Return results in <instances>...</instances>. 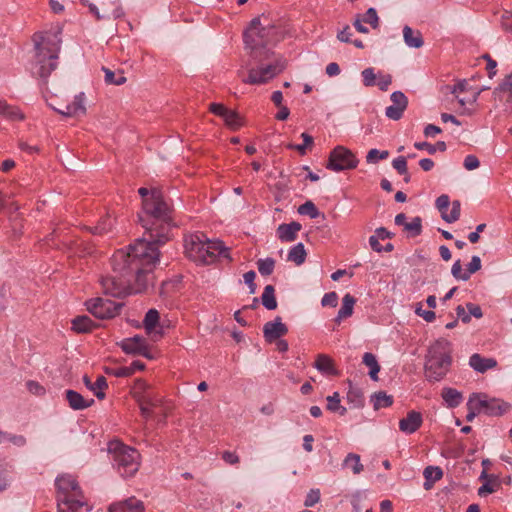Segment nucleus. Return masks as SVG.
Here are the masks:
<instances>
[{
    "label": "nucleus",
    "mask_w": 512,
    "mask_h": 512,
    "mask_svg": "<svg viewBox=\"0 0 512 512\" xmlns=\"http://www.w3.org/2000/svg\"><path fill=\"white\" fill-rule=\"evenodd\" d=\"M257 268L261 275L269 276L273 273L275 268V260L271 257L259 259L257 261Z\"/></svg>",
    "instance_id": "nucleus-37"
},
{
    "label": "nucleus",
    "mask_w": 512,
    "mask_h": 512,
    "mask_svg": "<svg viewBox=\"0 0 512 512\" xmlns=\"http://www.w3.org/2000/svg\"><path fill=\"white\" fill-rule=\"evenodd\" d=\"M404 230L409 233L410 236L415 237L422 232V220L420 217H414L411 222L405 224Z\"/></svg>",
    "instance_id": "nucleus-44"
},
{
    "label": "nucleus",
    "mask_w": 512,
    "mask_h": 512,
    "mask_svg": "<svg viewBox=\"0 0 512 512\" xmlns=\"http://www.w3.org/2000/svg\"><path fill=\"white\" fill-rule=\"evenodd\" d=\"M378 82L376 83L381 91H387L392 83V77L390 74H378Z\"/></svg>",
    "instance_id": "nucleus-56"
},
{
    "label": "nucleus",
    "mask_w": 512,
    "mask_h": 512,
    "mask_svg": "<svg viewBox=\"0 0 512 512\" xmlns=\"http://www.w3.org/2000/svg\"><path fill=\"white\" fill-rule=\"evenodd\" d=\"M143 325L146 332L153 335L154 340H158L163 335L162 327H159V312L156 309H150L146 313Z\"/></svg>",
    "instance_id": "nucleus-15"
},
{
    "label": "nucleus",
    "mask_w": 512,
    "mask_h": 512,
    "mask_svg": "<svg viewBox=\"0 0 512 512\" xmlns=\"http://www.w3.org/2000/svg\"><path fill=\"white\" fill-rule=\"evenodd\" d=\"M471 397L474 398L475 404L480 413L487 416H501L510 409V404L495 398H488L482 393H472Z\"/></svg>",
    "instance_id": "nucleus-11"
},
{
    "label": "nucleus",
    "mask_w": 512,
    "mask_h": 512,
    "mask_svg": "<svg viewBox=\"0 0 512 512\" xmlns=\"http://www.w3.org/2000/svg\"><path fill=\"white\" fill-rule=\"evenodd\" d=\"M403 38L405 44L411 48H420L424 44L422 34L420 33V31H414L411 27L407 25L404 26L403 28Z\"/></svg>",
    "instance_id": "nucleus-26"
},
{
    "label": "nucleus",
    "mask_w": 512,
    "mask_h": 512,
    "mask_svg": "<svg viewBox=\"0 0 512 512\" xmlns=\"http://www.w3.org/2000/svg\"><path fill=\"white\" fill-rule=\"evenodd\" d=\"M446 88L450 93L456 95V98L458 99V102L462 107H464L466 103L474 104L477 101L481 91L486 89L482 88L476 92H473L471 98L466 99L461 98L458 95L459 93L466 92L468 90V82L466 80H460L455 85L447 86Z\"/></svg>",
    "instance_id": "nucleus-17"
},
{
    "label": "nucleus",
    "mask_w": 512,
    "mask_h": 512,
    "mask_svg": "<svg viewBox=\"0 0 512 512\" xmlns=\"http://www.w3.org/2000/svg\"><path fill=\"white\" fill-rule=\"evenodd\" d=\"M187 257L198 264H212L219 257L230 259L229 249L221 241H212L203 233H194L185 238Z\"/></svg>",
    "instance_id": "nucleus-5"
},
{
    "label": "nucleus",
    "mask_w": 512,
    "mask_h": 512,
    "mask_svg": "<svg viewBox=\"0 0 512 512\" xmlns=\"http://www.w3.org/2000/svg\"><path fill=\"white\" fill-rule=\"evenodd\" d=\"M227 126L232 129H238L241 126V118L238 113L233 110H227L223 116Z\"/></svg>",
    "instance_id": "nucleus-42"
},
{
    "label": "nucleus",
    "mask_w": 512,
    "mask_h": 512,
    "mask_svg": "<svg viewBox=\"0 0 512 512\" xmlns=\"http://www.w3.org/2000/svg\"><path fill=\"white\" fill-rule=\"evenodd\" d=\"M56 111L67 117L75 116L79 113L84 114L86 112L84 105V93L81 92L76 95L72 104L66 105L64 109H56Z\"/></svg>",
    "instance_id": "nucleus-24"
},
{
    "label": "nucleus",
    "mask_w": 512,
    "mask_h": 512,
    "mask_svg": "<svg viewBox=\"0 0 512 512\" xmlns=\"http://www.w3.org/2000/svg\"><path fill=\"white\" fill-rule=\"evenodd\" d=\"M466 308L469 311L470 317L474 316L475 318L479 319L483 316L482 309L479 305L474 303H467Z\"/></svg>",
    "instance_id": "nucleus-64"
},
{
    "label": "nucleus",
    "mask_w": 512,
    "mask_h": 512,
    "mask_svg": "<svg viewBox=\"0 0 512 512\" xmlns=\"http://www.w3.org/2000/svg\"><path fill=\"white\" fill-rule=\"evenodd\" d=\"M451 274L457 280L467 281L469 279V273L463 272L460 260L455 261L452 265Z\"/></svg>",
    "instance_id": "nucleus-51"
},
{
    "label": "nucleus",
    "mask_w": 512,
    "mask_h": 512,
    "mask_svg": "<svg viewBox=\"0 0 512 512\" xmlns=\"http://www.w3.org/2000/svg\"><path fill=\"white\" fill-rule=\"evenodd\" d=\"M87 310L101 320L111 319L119 315L123 303H116L109 299L95 298L85 302Z\"/></svg>",
    "instance_id": "nucleus-10"
},
{
    "label": "nucleus",
    "mask_w": 512,
    "mask_h": 512,
    "mask_svg": "<svg viewBox=\"0 0 512 512\" xmlns=\"http://www.w3.org/2000/svg\"><path fill=\"white\" fill-rule=\"evenodd\" d=\"M363 363L370 368L369 376L372 380H378V373L380 371V365L376 359V356L372 353L366 352L363 355Z\"/></svg>",
    "instance_id": "nucleus-34"
},
{
    "label": "nucleus",
    "mask_w": 512,
    "mask_h": 512,
    "mask_svg": "<svg viewBox=\"0 0 512 512\" xmlns=\"http://www.w3.org/2000/svg\"><path fill=\"white\" fill-rule=\"evenodd\" d=\"M262 305L268 310L277 308V301L275 298V289L272 285H267L261 296Z\"/></svg>",
    "instance_id": "nucleus-33"
},
{
    "label": "nucleus",
    "mask_w": 512,
    "mask_h": 512,
    "mask_svg": "<svg viewBox=\"0 0 512 512\" xmlns=\"http://www.w3.org/2000/svg\"><path fill=\"white\" fill-rule=\"evenodd\" d=\"M389 152L387 150L379 151L378 149H371L366 155V161L369 164H376L379 160L387 159Z\"/></svg>",
    "instance_id": "nucleus-45"
},
{
    "label": "nucleus",
    "mask_w": 512,
    "mask_h": 512,
    "mask_svg": "<svg viewBox=\"0 0 512 512\" xmlns=\"http://www.w3.org/2000/svg\"><path fill=\"white\" fill-rule=\"evenodd\" d=\"M422 422L421 413L412 410L407 413L406 417L399 421V429L406 434H412L421 427Z\"/></svg>",
    "instance_id": "nucleus-16"
},
{
    "label": "nucleus",
    "mask_w": 512,
    "mask_h": 512,
    "mask_svg": "<svg viewBox=\"0 0 512 512\" xmlns=\"http://www.w3.org/2000/svg\"><path fill=\"white\" fill-rule=\"evenodd\" d=\"M452 363L450 343L445 339L435 341L428 349L425 359V377L429 382H438L448 373Z\"/></svg>",
    "instance_id": "nucleus-6"
},
{
    "label": "nucleus",
    "mask_w": 512,
    "mask_h": 512,
    "mask_svg": "<svg viewBox=\"0 0 512 512\" xmlns=\"http://www.w3.org/2000/svg\"><path fill=\"white\" fill-rule=\"evenodd\" d=\"M371 402L373 403V407L375 410H379L381 408L389 407L393 404V398L390 395H387L386 392L380 391L374 393L371 396Z\"/></svg>",
    "instance_id": "nucleus-35"
},
{
    "label": "nucleus",
    "mask_w": 512,
    "mask_h": 512,
    "mask_svg": "<svg viewBox=\"0 0 512 512\" xmlns=\"http://www.w3.org/2000/svg\"><path fill=\"white\" fill-rule=\"evenodd\" d=\"M306 255L304 245L298 243L289 250L287 260L299 266L305 262Z\"/></svg>",
    "instance_id": "nucleus-32"
},
{
    "label": "nucleus",
    "mask_w": 512,
    "mask_h": 512,
    "mask_svg": "<svg viewBox=\"0 0 512 512\" xmlns=\"http://www.w3.org/2000/svg\"><path fill=\"white\" fill-rule=\"evenodd\" d=\"M66 400L73 410H83L94 404V399H85L80 393L74 390L66 391Z\"/></svg>",
    "instance_id": "nucleus-22"
},
{
    "label": "nucleus",
    "mask_w": 512,
    "mask_h": 512,
    "mask_svg": "<svg viewBox=\"0 0 512 512\" xmlns=\"http://www.w3.org/2000/svg\"><path fill=\"white\" fill-rule=\"evenodd\" d=\"M340 405V395L334 392L333 395L327 397V409L331 412H336Z\"/></svg>",
    "instance_id": "nucleus-57"
},
{
    "label": "nucleus",
    "mask_w": 512,
    "mask_h": 512,
    "mask_svg": "<svg viewBox=\"0 0 512 512\" xmlns=\"http://www.w3.org/2000/svg\"><path fill=\"white\" fill-rule=\"evenodd\" d=\"M106 373L111 374L115 377H128L130 376V371L127 367H118V368H107Z\"/></svg>",
    "instance_id": "nucleus-63"
},
{
    "label": "nucleus",
    "mask_w": 512,
    "mask_h": 512,
    "mask_svg": "<svg viewBox=\"0 0 512 512\" xmlns=\"http://www.w3.org/2000/svg\"><path fill=\"white\" fill-rule=\"evenodd\" d=\"M33 41L36 54L32 73L40 80L42 86H46L48 76L57 68L61 39L57 34L45 32L36 33Z\"/></svg>",
    "instance_id": "nucleus-3"
},
{
    "label": "nucleus",
    "mask_w": 512,
    "mask_h": 512,
    "mask_svg": "<svg viewBox=\"0 0 512 512\" xmlns=\"http://www.w3.org/2000/svg\"><path fill=\"white\" fill-rule=\"evenodd\" d=\"M355 302V298L350 294H346L343 297L342 307L338 311L337 317L335 319L337 323H340L342 319L348 318L353 314Z\"/></svg>",
    "instance_id": "nucleus-28"
},
{
    "label": "nucleus",
    "mask_w": 512,
    "mask_h": 512,
    "mask_svg": "<svg viewBox=\"0 0 512 512\" xmlns=\"http://www.w3.org/2000/svg\"><path fill=\"white\" fill-rule=\"evenodd\" d=\"M113 227V221L109 215L100 219L98 224L93 228L94 234H104L109 232Z\"/></svg>",
    "instance_id": "nucleus-43"
},
{
    "label": "nucleus",
    "mask_w": 512,
    "mask_h": 512,
    "mask_svg": "<svg viewBox=\"0 0 512 512\" xmlns=\"http://www.w3.org/2000/svg\"><path fill=\"white\" fill-rule=\"evenodd\" d=\"M423 475L425 478L424 488L429 490L436 481L443 477V471L438 466H427Z\"/></svg>",
    "instance_id": "nucleus-29"
},
{
    "label": "nucleus",
    "mask_w": 512,
    "mask_h": 512,
    "mask_svg": "<svg viewBox=\"0 0 512 512\" xmlns=\"http://www.w3.org/2000/svg\"><path fill=\"white\" fill-rule=\"evenodd\" d=\"M461 205L458 200H454L452 202V208L449 213L446 212V214L443 215V220L447 223H454L456 222L460 217V211H461Z\"/></svg>",
    "instance_id": "nucleus-46"
},
{
    "label": "nucleus",
    "mask_w": 512,
    "mask_h": 512,
    "mask_svg": "<svg viewBox=\"0 0 512 512\" xmlns=\"http://www.w3.org/2000/svg\"><path fill=\"white\" fill-rule=\"evenodd\" d=\"M358 162L351 150L344 146H336L329 155L326 167L329 170L340 172L356 168Z\"/></svg>",
    "instance_id": "nucleus-9"
},
{
    "label": "nucleus",
    "mask_w": 512,
    "mask_h": 512,
    "mask_svg": "<svg viewBox=\"0 0 512 512\" xmlns=\"http://www.w3.org/2000/svg\"><path fill=\"white\" fill-rule=\"evenodd\" d=\"M363 78V84L366 87H371L376 85V79L378 78V75L375 74V71L373 68L369 67L362 71L361 73Z\"/></svg>",
    "instance_id": "nucleus-50"
},
{
    "label": "nucleus",
    "mask_w": 512,
    "mask_h": 512,
    "mask_svg": "<svg viewBox=\"0 0 512 512\" xmlns=\"http://www.w3.org/2000/svg\"><path fill=\"white\" fill-rule=\"evenodd\" d=\"M133 397L139 406L158 407L162 403V397L154 393L151 386L142 380H138L133 392Z\"/></svg>",
    "instance_id": "nucleus-12"
},
{
    "label": "nucleus",
    "mask_w": 512,
    "mask_h": 512,
    "mask_svg": "<svg viewBox=\"0 0 512 512\" xmlns=\"http://www.w3.org/2000/svg\"><path fill=\"white\" fill-rule=\"evenodd\" d=\"M83 382L90 391L94 392L98 399L102 400L105 398L106 395L104 390L108 387V384L104 376H98L96 381L92 383L90 378L87 375H84Z\"/></svg>",
    "instance_id": "nucleus-25"
},
{
    "label": "nucleus",
    "mask_w": 512,
    "mask_h": 512,
    "mask_svg": "<svg viewBox=\"0 0 512 512\" xmlns=\"http://www.w3.org/2000/svg\"><path fill=\"white\" fill-rule=\"evenodd\" d=\"M314 367L327 376H337L339 374L338 370L335 368L333 359L326 354L317 355Z\"/></svg>",
    "instance_id": "nucleus-20"
},
{
    "label": "nucleus",
    "mask_w": 512,
    "mask_h": 512,
    "mask_svg": "<svg viewBox=\"0 0 512 512\" xmlns=\"http://www.w3.org/2000/svg\"><path fill=\"white\" fill-rule=\"evenodd\" d=\"M469 365L478 373H485L497 366V361L494 358H485L478 353H474L469 358Z\"/></svg>",
    "instance_id": "nucleus-19"
},
{
    "label": "nucleus",
    "mask_w": 512,
    "mask_h": 512,
    "mask_svg": "<svg viewBox=\"0 0 512 512\" xmlns=\"http://www.w3.org/2000/svg\"><path fill=\"white\" fill-rule=\"evenodd\" d=\"M481 269V259L479 256H472L471 258V261L469 262V264L467 265V273H469V277L471 276V274L477 272L478 270Z\"/></svg>",
    "instance_id": "nucleus-59"
},
{
    "label": "nucleus",
    "mask_w": 512,
    "mask_h": 512,
    "mask_svg": "<svg viewBox=\"0 0 512 512\" xmlns=\"http://www.w3.org/2000/svg\"><path fill=\"white\" fill-rule=\"evenodd\" d=\"M342 466L344 468H351L353 474L355 475L360 474L364 470V467L360 461V456L356 453H348L343 460Z\"/></svg>",
    "instance_id": "nucleus-31"
},
{
    "label": "nucleus",
    "mask_w": 512,
    "mask_h": 512,
    "mask_svg": "<svg viewBox=\"0 0 512 512\" xmlns=\"http://www.w3.org/2000/svg\"><path fill=\"white\" fill-rule=\"evenodd\" d=\"M415 313L422 317L426 322H432L435 319V313L432 310L422 309L421 304L416 308Z\"/></svg>",
    "instance_id": "nucleus-62"
},
{
    "label": "nucleus",
    "mask_w": 512,
    "mask_h": 512,
    "mask_svg": "<svg viewBox=\"0 0 512 512\" xmlns=\"http://www.w3.org/2000/svg\"><path fill=\"white\" fill-rule=\"evenodd\" d=\"M467 410H468V413L466 415V420L469 422L473 421V419L477 415L481 414L478 407L475 404L474 398H472L471 395L469 396V399L467 402Z\"/></svg>",
    "instance_id": "nucleus-53"
},
{
    "label": "nucleus",
    "mask_w": 512,
    "mask_h": 512,
    "mask_svg": "<svg viewBox=\"0 0 512 512\" xmlns=\"http://www.w3.org/2000/svg\"><path fill=\"white\" fill-rule=\"evenodd\" d=\"M138 221L148 237L138 238L127 249L114 253L112 275L101 278L106 295L121 298L146 291L159 261V246L171 239V230L176 226L174 209L157 188L151 189V197L142 201Z\"/></svg>",
    "instance_id": "nucleus-1"
},
{
    "label": "nucleus",
    "mask_w": 512,
    "mask_h": 512,
    "mask_svg": "<svg viewBox=\"0 0 512 512\" xmlns=\"http://www.w3.org/2000/svg\"><path fill=\"white\" fill-rule=\"evenodd\" d=\"M0 116L6 117L12 120H21L23 119V115L20 111L14 107L9 105L5 100L0 99Z\"/></svg>",
    "instance_id": "nucleus-36"
},
{
    "label": "nucleus",
    "mask_w": 512,
    "mask_h": 512,
    "mask_svg": "<svg viewBox=\"0 0 512 512\" xmlns=\"http://www.w3.org/2000/svg\"><path fill=\"white\" fill-rule=\"evenodd\" d=\"M449 204L450 200L448 195L443 194L436 199V207L440 211L442 218L443 215L446 214Z\"/></svg>",
    "instance_id": "nucleus-55"
},
{
    "label": "nucleus",
    "mask_w": 512,
    "mask_h": 512,
    "mask_svg": "<svg viewBox=\"0 0 512 512\" xmlns=\"http://www.w3.org/2000/svg\"><path fill=\"white\" fill-rule=\"evenodd\" d=\"M497 91H509L510 95L507 99V103L512 109V73L505 77L503 82L495 89V93Z\"/></svg>",
    "instance_id": "nucleus-49"
},
{
    "label": "nucleus",
    "mask_w": 512,
    "mask_h": 512,
    "mask_svg": "<svg viewBox=\"0 0 512 512\" xmlns=\"http://www.w3.org/2000/svg\"><path fill=\"white\" fill-rule=\"evenodd\" d=\"M301 228L302 226L298 222L281 224L277 228L278 238L283 242H292L296 239L297 233L301 230Z\"/></svg>",
    "instance_id": "nucleus-23"
},
{
    "label": "nucleus",
    "mask_w": 512,
    "mask_h": 512,
    "mask_svg": "<svg viewBox=\"0 0 512 512\" xmlns=\"http://www.w3.org/2000/svg\"><path fill=\"white\" fill-rule=\"evenodd\" d=\"M97 20L118 19L124 15L119 0H82Z\"/></svg>",
    "instance_id": "nucleus-8"
},
{
    "label": "nucleus",
    "mask_w": 512,
    "mask_h": 512,
    "mask_svg": "<svg viewBox=\"0 0 512 512\" xmlns=\"http://www.w3.org/2000/svg\"><path fill=\"white\" fill-rule=\"evenodd\" d=\"M245 51L248 56L243 60L238 75L242 76L246 69L248 74L242 82L250 85L268 83L286 68V61L275 57L272 46L283 38V31L279 26L271 23L262 24L261 18L252 19L249 27L243 34Z\"/></svg>",
    "instance_id": "nucleus-2"
},
{
    "label": "nucleus",
    "mask_w": 512,
    "mask_h": 512,
    "mask_svg": "<svg viewBox=\"0 0 512 512\" xmlns=\"http://www.w3.org/2000/svg\"><path fill=\"white\" fill-rule=\"evenodd\" d=\"M393 168L399 174H407V160L404 156H399L392 161Z\"/></svg>",
    "instance_id": "nucleus-54"
},
{
    "label": "nucleus",
    "mask_w": 512,
    "mask_h": 512,
    "mask_svg": "<svg viewBox=\"0 0 512 512\" xmlns=\"http://www.w3.org/2000/svg\"><path fill=\"white\" fill-rule=\"evenodd\" d=\"M501 26L505 31L512 32V10L504 11L501 16Z\"/></svg>",
    "instance_id": "nucleus-58"
},
{
    "label": "nucleus",
    "mask_w": 512,
    "mask_h": 512,
    "mask_svg": "<svg viewBox=\"0 0 512 512\" xmlns=\"http://www.w3.org/2000/svg\"><path fill=\"white\" fill-rule=\"evenodd\" d=\"M146 345V341L143 337L135 335L122 340L120 347L126 354L137 355L139 352H143Z\"/></svg>",
    "instance_id": "nucleus-21"
},
{
    "label": "nucleus",
    "mask_w": 512,
    "mask_h": 512,
    "mask_svg": "<svg viewBox=\"0 0 512 512\" xmlns=\"http://www.w3.org/2000/svg\"><path fill=\"white\" fill-rule=\"evenodd\" d=\"M144 510V503L135 497H130L109 507V512H144Z\"/></svg>",
    "instance_id": "nucleus-18"
},
{
    "label": "nucleus",
    "mask_w": 512,
    "mask_h": 512,
    "mask_svg": "<svg viewBox=\"0 0 512 512\" xmlns=\"http://www.w3.org/2000/svg\"><path fill=\"white\" fill-rule=\"evenodd\" d=\"M108 453L111 455L113 466L124 477H132L140 467V453L124 443L113 440L108 443Z\"/></svg>",
    "instance_id": "nucleus-7"
},
{
    "label": "nucleus",
    "mask_w": 512,
    "mask_h": 512,
    "mask_svg": "<svg viewBox=\"0 0 512 512\" xmlns=\"http://www.w3.org/2000/svg\"><path fill=\"white\" fill-rule=\"evenodd\" d=\"M337 301H338V296H337L336 292H329L323 296V298L321 300V304L323 306L335 307L337 305Z\"/></svg>",
    "instance_id": "nucleus-60"
},
{
    "label": "nucleus",
    "mask_w": 512,
    "mask_h": 512,
    "mask_svg": "<svg viewBox=\"0 0 512 512\" xmlns=\"http://www.w3.org/2000/svg\"><path fill=\"white\" fill-rule=\"evenodd\" d=\"M465 169L474 170L480 166V162L475 155H467L463 163Z\"/></svg>",
    "instance_id": "nucleus-61"
},
{
    "label": "nucleus",
    "mask_w": 512,
    "mask_h": 512,
    "mask_svg": "<svg viewBox=\"0 0 512 512\" xmlns=\"http://www.w3.org/2000/svg\"><path fill=\"white\" fill-rule=\"evenodd\" d=\"M320 501V490L319 489H311L306 495L304 506L312 507Z\"/></svg>",
    "instance_id": "nucleus-52"
},
{
    "label": "nucleus",
    "mask_w": 512,
    "mask_h": 512,
    "mask_svg": "<svg viewBox=\"0 0 512 512\" xmlns=\"http://www.w3.org/2000/svg\"><path fill=\"white\" fill-rule=\"evenodd\" d=\"M102 70L104 71L105 73V82L106 84H112V85H122L126 82V77L123 75V72H121L118 77L115 76V73L106 68V67H103Z\"/></svg>",
    "instance_id": "nucleus-39"
},
{
    "label": "nucleus",
    "mask_w": 512,
    "mask_h": 512,
    "mask_svg": "<svg viewBox=\"0 0 512 512\" xmlns=\"http://www.w3.org/2000/svg\"><path fill=\"white\" fill-rule=\"evenodd\" d=\"M361 18L364 23L370 24L373 29L379 27V17L375 8H369Z\"/></svg>",
    "instance_id": "nucleus-47"
},
{
    "label": "nucleus",
    "mask_w": 512,
    "mask_h": 512,
    "mask_svg": "<svg viewBox=\"0 0 512 512\" xmlns=\"http://www.w3.org/2000/svg\"><path fill=\"white\" fill-rule=\"evenodd\" d=\"M441 396L445 401L446 405L450 408H455L463 401V395L457 389L451 387H444L442 389Z\"/></svg>",
    "instance_id": "nucleus-27"
},
{
    "label": "nucleus",
    "mask_w": 512,
    "mask_h": 512,
    "mask_svg": "<svg viewBox=\"0 0 512 512\" xmlns=\"http://www.w3.org/2000/svg\"><path fill=\"white\" fill-rule=\"evenodd\" d=\"M301 137L303 139L302 144H289L288 148L297 150L301 155H305L307 147L313 144V137L305 132L301 134Z\"/></svg>",
    "instance_id": "nucleus-41"
},
{
    "label": "nucleus",
    "mask_w": 512,
    "mask_h": 512,
    "mask_svg": "<svg viewBox=\"0 0 512 512\" xmlns=\"http://www.w3.org/2000/svg\"><path fill=\"white\" fill-rule=\"evenodd\" d=\"M288 332L287 326L282 323L280 317H276L274 321L267 322L263 327L264 338L267 342L272 343Z\"/></svg>",
    "instance_id": "nucleus-14"
},
{
    "label": "nucleus",
    "mask_w": 512,
    "mask_h": 512,
    "mask_svg": "<svg viewBox=\"0 0 512 512\" xmlns=\"http://www.w3.org/2000/svg\"><path fill=\"white\" fill-rule=\"evenodd\" d=\"M94 327V322L86 315L77 316L72 320V329L77 333L90 332Z\"/></svg>",
    "instance_id": "nucleus-30"
},
{
    "label": "nucleus",
    "mask_w": 512,
    "mask_h": 512,
    "mask_svg": "<svg viewBox=\"0 0 512 512\" xmlns=\"http://www.w3.org/2000/svg\"><path fill=\"white\" fill-rule=\"evenodd\" d=\"M57 512H90L92 506L86 501L76 478L62 474L55 480Z\"/></svg>",
    "instance_id": "nucleus-4"
},
{
    "label": "nucleus",
    "mask_w": 512,
    "mask_h": 512,
    "mask_svg": "<svg viewBox=\"0 0 512 512\" xmlns=\"http://www.w3.org/2000/svg\"><path fill=\"white\" fill-rule=\"evenodd\" d=\"M392 105L385 110V115L391 120H399L402 118L404 111L408 106V99L401 91H395L391 94Z\"/></svg>",
    "instance_id": "nucleus-13"
},
{
    "label": "nucleus",
    "mask_w": 512,
    "mask_h": 512,
    "mask_svg": "<svg viewBox=\"0 0 512 512\" xmlns=\"http://www.w3.org/2000/svg\"><path fill=\"white\" fill-rule=\"evenodd\" d=\"M499 487L497 478L485 481L484 484L478 489V495L483 497L487 494H491L496 491Z\"/></svg>",
    "instance_id": "nucleus-48"
},
{
    "label": "nucleus",
    "mask_w": 512,
    "mask_h": 512,
    "mask_svg": "<svg viewBox=\"0 0 512 512\" xmlns=\"http://www.w3.org/2000/svg\"><path fill=\"white\" fill-rule=\"evenodd\" d=\"M347 400L354 408H360L364 405V398L362 392L357 388H350L347 393Z\"/></svg>",
    "instance_id": "nucleus-38"
},
{
    "label": "nucleus",
    "mask_w": 512,
    "mask_h": 512,
    "mask_svg": "<svg viewBox=\"0 0 512 512\" xmlns=\"http://www.w3.org/2000/svg\"><path fill=\"white\" fill-rule=\"evenodd\" d=\"M297 211L299 214L308 215L312 219H315L320 215L319 210L312 201H306L298 207Z\"/></svg>",
    "instance_id": "nucleus-40"
}]
</instances>
